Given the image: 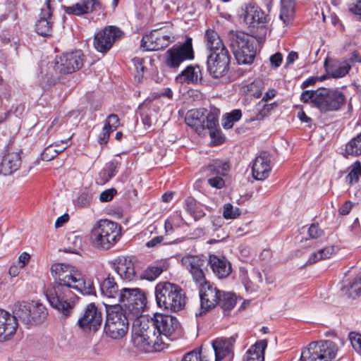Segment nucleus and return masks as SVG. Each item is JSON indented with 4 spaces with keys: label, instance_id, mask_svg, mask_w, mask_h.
<instances>
[{
    "label": "nucleus",
    "instance_id": "f257e3e1",
    "mask_svg": "<svg viewBox=\"0 0 361 361\" xmlns=\"http://www.w3.org/2000/svg\"><path fill=\"white\" fill-rule=\"evenodd\" d=\"M181 334L177 318L157 313L151 319L145 317L135 319L133 327V343L143 352L161 351L166 348L169 337L179 336Z\"/></svg>",
    "mask_w": 361,
    "mask_h": 361
},
{
    "label": "nucleus",
    "instance_id": "f03ea898",
    "mask_svg": "<svg viewBox=\"0 0 361 361\" xmlns=\"http://www.w3.org/2000/svg\"><path fill=\"white\" fill-rule=\"evenodd\" d=\"M56 285L77 290L85 295L94 293L93 281L85 278L79 269L71 264L56 263L51 267Z\"/></svg>",
    "mask_w": 361,
    "mask_h": 361
},
{
    "label": "nucleus",
    "instance_id": "7ed1b4c3",
    "mask_svg": "<svg viewBox=\"0 0 361 361\" xmlns=\"http://www.w3.org/2000/svg\"><path fill=\"white\" fill-rule=\"evenodd\" d=\"M300 99L305 103H312L322 112L338 111L344 105L345 100L341 91L329 88L304 91Z\"/></svg>",
    "mask_w": 361,
    "mask_h": 361
},
{
    "label": "nucleus",
    "instance_id": "20e7f679",
    "mask_svg": "<svg viewBox=\"0 0 361 361\" xmlns=\"http://www.w3.org/2000/svg\"><path fill=\"white\" fill-rule=\"evenodd\" d=\"M121 237L120 226L108 219H100L92 226L90 241L93 247L101 250H109Z\"/></svg>",
    "mask_w": 361,
    "mask_h": 361
},
{
    "label": "nucleus",
    "instance_id": "39448f33",
    "mask_svg": "<svg viewBox=\"0 0 361 361\" xmlns=\"http://www.w3.org/2000/svg\"><path fill=\"white\" fill-rule=\"evenodd\" d=\"M155 297L160 309L171 312L182 310L185 305L181 288L169 282H160L155 287Z\"/></svg>",
    "mask_w": 361,
    "mask_h": 361
},
{
    "label": "nucleus",
    "instance_id": "423d86ee",
    "mask_svg": "<svg viewBox=\"0 0 361 361\" xmlns=\"http://www.w3.org/2000/svg\"><path fill=\"white\" fill-rule=\"evenodd\" d=\"M231 47L239 64H251L255 58V40L243 32H231Z\"/></svg>",
    "mask_w": 361,
    "mask_h": 361
},
{
    "label": "nucleus",
    "instance_id": "0eeeda50",
    "mask_svg": "<svg viewBox=\"0 0 361 361\" xmlns=\"http://www.w3.org/2000/svg\"><path fill=\"white\" fill-rule=\"evenodd\" d=\"M338 351L336 345L331 341L312 342L302 350L301 361H331Z\"/></svg>",
    "mask_w": 361,
    "mask_h": 361
},
{
    "label": "nucleus",
    "instance_id": "6e6552de",
    "mask_svg": "<svg viewBox=\"0 0 361 361\" xmlns=\"http://www.w3.org/2000/svg\"><path fill=\"white\" fill-rule=\"evenodd\" d=\"M129 322L127 317L118 307L107 310L104 332L112 339H121L128 333Z\"/></svg>",
    "mask_w": 361,
    "mask_h": 361
},
{
    "label": "nucleus",
    "instance_id": "1a4fd4ad",
    "mask_svg": "<svg viewBox=\"0 0 361 361\" xmlns=\"http://www.w3.org/2000/svg\"><path fill=\"white\" fill-rule=\"evenodd\" d=\"M49 304L64 315H68L74 307L76 296L65 286H54L47 294Z\"/></svg>",
    "mask_w": 361,
    "mask_h": 361
},
{
    "label": "nucleus",
    "instance_id": "9d476101",
    "mask_svg": "<svg viewBox=\"0 0 361 361\" xmlns=\"http://www.w3.org/2000/svg\"><path fill=\"white\" fill-rule=\"evenodd\" d=\"M118 302L138 319L145 307L146 297L139 288H123L119 291Z\"/></svg>",
    "mask_w": 361,
    "mask_h": 361
},
{
    "label": "nucleus",
    "instance_id": "9b49d317",
    "mask_svg": "<svg viewBox=\"0 0 361 361\" xmlns=\"http://www.w3.org/2000/svg\"><path fill=\"white\" fill-rule=\"evenodd\" d=\"M170 28L169 25L164 26L153 30L149 34L143 36L141 48L145 51H151L167 47L171 42L172 33Z\"/></svg>",
    "mask_w": 361,
    "mask_h": 361
},
{
    "label": "nucleus",
    "instance_id": "f8f14e48",
    "mask_svg": "<svg viewBox=\"0 0 361 361\" xmlns=\"http://www.w3.org/2000/svg\"><path fill=\"white\" fill-rule=\"evenodd\" d=\"M193 57L192 39L188 38L183 44L167 50L165 62L170 68H178L182 62Z\"/></svg>",
    "mask_w": 361,
    "mask_h": 361
},
{
    "label": "nucleus",
    "instance_id": "ddd939ff",
    "mask_svg": "<svg viewBox=\"0 0 361 361\" xmlns=\"http://www.w3.org/2000/svg\"><path fill=\"white\" fill-rule=\"evenodd\" d=\"M123 32L117 27L109 25L96 33L94 38V47L101 53H106L112 47L113 44L120 39Z\"/></svg>",
    "mask_w": 361,
    "mask_h": 361
},
{
    "label": "nucleus",
    "instance_id": "4468645a",
    "mask_svg": "<svg viewBox=\"0 0 361 361\" xmlns=\"http://www.w3.org/2000/svg\"><path fill=\"white\" fill-rule=\"evenodd\" d=\"M84 62V55L81 51L63 54L55 61L56 73L68 74L80 69Z\"/></svg>",
    "mask_w": 361,
    "mask_h": 361
},
{
    "label": "nucleus",
    "instance_id": "2eb2a0df",
    "mask_svg": "<svg viewBox=\"0 0 361 361\" xmlns=\"http://www.w3.org/2000/svg\"><path fill=\"white\" fill-rule=\"evenodd\" d=\"M47 314L45 307L37 301L20 305L16 311L17 317L26 324L39 322L43 320Z\"/></svg>",
    "mask_w": 361,
    "mask_h": 361
},
{
    "label": "nucleus",
    "instance_id": "dca6fc26",
    "mask_svg": "<svg viewBox=\"0 0 361 361\" xmlns=\"http://www.w3.org/2000/svg\"><path fill=\"white\" fill-rule=\"evenodd\" d=\"M220 291L214 284L206 281L200 283V312L199 315L204 314L218 304Z\"/></svg>",
    "mask_w": 361,
    "mask_h": 361
},
{
    "label": "nucleus",
    "instance_id": "f3484780",
    "mask_svg": "<svg viewBox=\"0 0 361 361\" xmlns=\"http://www.w3.org/2000/svg\"><path fill=\"white\" fill-rule=\"evenodd\" d=\"M238 17L245 25L250 27H257L266 23L264 11L252 3L243 6L238 11Z\"/></svg>",
    "mask_w": 361,
    "mask_h": 361
},
{
    "label": "nucleus",
    "instance_id": "a211bd4d",
    "mask_svg": "<svg viewBox=\"0 0 361 361\" xmlns=\"http://www.w3.org/2000/svg\"><path fill=\"white\" fill-rule=\"evenodd\" d=\"M181 264L190 273L193 280L197 283H201L204 281L207 261L203 256L185 255L181 259Z\"/></svg>",
    "mask_w": 361,
    "mask_h": 361
},
{
    "label": "nucleus",
    "instance_id": "6ab92c4d",
    "mask_svg": "<svg viewBox=\"0 0 361 361\" xmlns=\"http://www.w3.org/2000/svg\"><path fill=\"white\" fill-rule=\"evenodd\" d=\"M230 59L228 51L209 54L207 64L210 75L214 78L224 75L228 70Z\"/></svg>",
    "mask_w": 361,
    "mask_h": 361
},
{
    "label": "nucleus",
    "instance_id": "aec40b11",
    "mask_svg": "<svg viewBox=\"0 0 361 361\" xmlns=\"http://www.w3.org/2000/svg\"><path fill=\"white\" fill-rule=\"evenodd\" d=\"M102 322V312L94 303L89 304L83 315L78 322L79 326L85 331H97Z\"/></svg>",
    "mask_w": 361,
    "mask_h": 361
},
{
    "label": "nucleus",
    "instance_id": "412c9836",
    "mask_svg": "<svg viewBox=\"0 0 361 361\" xmlns=\"http://www.w3.org/2000/svg\"><path fill=\"white\" fill-rule=\"evenodd\" d=\"M233 338H218L212 342L214 361H231L233 357Z\"/></svg>",
    "mask_w": 361,
    "mask_h": 361
},
{
    "label": "nucleus",
    "instance_id": "4be33fe9",
    "mask_svg": "<svg viewBox=\"0 0 361 361\" xmlns=\"http://www.w3.org/2000/svg\"><path fill=\"white\" fill-rule=\"evenodd\" d=\"M21 164V158L17 149L8 147L0 163V174L10 175L17 171Z\"/></svg>",
    "mask_w": 361,
    "mask_h": 361
},
{
    "label": "nucleus",
    "instance_id": "5701e85b",
    "mask_svg": "<svg viewBox=\"0 0 361 361\" xmlns=\"http://www.w3.org/2000/svg\"><path fill=\"white\" fill-rule=\"evenodd\" d=\"M111 264L114 270L122 280L131 281L135 279L134 263L130 257L119 256L111 262Z\"/></svg>",
    "mask_w": 361,
    "mask_h": 361
},
{
    "label": "nucleus",
    "instance_id": "b1692460",
    "mask_svg": "<svg viewBox=\"0 0 361 361\" xmlns=\"http://www.w3.org/2000/svg\"><path fill=\"white\" fill-rule=\"evenodd\" d=\"M16 317L0 309V342L9 340L17 330Z\"/></svg>",
    "mask_w": 361,
    "mask_h": 361
},
{
    "label": "nucleus",
    "instance_id": "393cba45",
    "mask_svg": "<svg viewBox=\"0 0 361 361\" xmlns=\"http://www.w3.org/2000/svg\"><path fill=\"white\" fill-rule=\"evenodd\" d=\"M271 171V159L266 153H262L255 159L252 166L254 178L263 180L269 176Z\"/></svg>",
    "mask_w": 361,
    "mask_h": 361
},
{
    "label": "nucleus",
    "instance_id": "a878e982",
    "mask_svg": "<svg viewBox=\"0 0 361 361\" xmlns=\"http://www.w3.org/2000/svg\"><path fill=\"white\" fill-rule=\"evenodd\" d=\"M51 10L49 0H46L43 7L41 8V13L39 20L35 25V30L38 35L41 36L50 35L51 32Z\"/></svg>",
    "mask_w": 361,
    "mask_h": 361
},
{
    "label": "nucleus",
    "instance_id": "bb28decb",
    "mask_svg": "<svg viewBox=\"0 0 361 361\" xmlns=\"http://www.w3.org/2000/svg\"><path fill=\"white\" fill-rule=\"evenodd\" d=\"M205 113L204 109H192L188 112L185 118L186 123L200 135H205Z\"/></svg>",
    "mask_w": 361,
    "mask_h": 361
},
{
    "label": "nucleus",
    "instance_id": "cd10ccee",
    "mask_svg": "<svg viewBox=\"0 0 361 361\" xmlns=\"http://www.w3.org/2000/svg\"><path fill=\"white\" fill-rule=\"evenodd\" d=\"M250 276L252 280L250 279V274L247 270L243 267L240 268L239 279L243 284L247 291H255L258 286L257 283H262V276L258 270L252 269Z\"/></svg>",
    "mask_w": 361,
    "mask_h": 361
},
{
    "label": "nucleus",
    "instance_id": "c85d7f7f",
    "mask_svg": "<svg viewBox=\"0 0 361 361\" xmlns=\"http://www.w3.org/2000/svg\"><path fill=\"white\" fill-rule=\"evenodd\" d=\"M209 264L213 272L219 278H225L231 272V265L224 257L220 258L215 255H211Z\"/></svg>",
    "mask_w": 361,
    "mask_h": 361
},
{
    "label": "nucleus",
    "instance_id": "c756f323",
    "mask_svg": "<svg viewBox=\"0 0 361 361\" xmlns=\"http://www.w3.org/2000/svg\"><path fill=\"white\" fill-rule=\"evenodd\" d=\"M206 46L209 54L228 51L219 34L214 30H207L204 35Z\"/></svg>",
    "mask_w": 361,
    "mask_h": 361
},
{
    "label": "nucleus",
    "instance_id": "7c9ffc66",
    "mask_svg": "<svg viewBox=\"0 0 361 361\" xmlns=\"http://www.w3.org/2000/svg\"><path fill=\"white\" fill-rule=\"evenodd\" d=\"M95 0H82L72 6H63V9L68 15L80 16L93 11Z\"/></svg>",
    "mask_w": 361,
    "mask_h": 361
},
{
    "label": "nucleus",
    "instance_id": "2f4dec72",
    "mask_svg": "<svg viewBox=\"0 0 361 361\" xmlns=\"http://www.w3.org/2000/svg\"><path fill=\"white\" fill-rule=\"evenodd\" d=\"M267 340H259L252 345L244 355L243 361H264Z\"/></svg>",
    "mask_w": 361,
    "mask_h": 361
},
{
    "label": "nucleus",
    "instance_id": "473e14b6",
    "mask_svg": "<svg viewBox=\"0 0 361 361\" xmlns=\"http://www.w3.org/2000/svg\"><path fill=\"white\" fill-rule=\"evenodd\" d=\"M100 292L102 296L109 299H115L118 298V287L113 276L109 274L101 283L99 286Z\"/></svg>",
    "mask_w": 361,
    "mask_h": 361
},
{
    "label": "nucleus",
    "instance_id": "72a5a7b5",
    "mask_svg": "<svg viewBox=\"0 0 361 361\" xmlns=\"http://www.w3.org/2000/svg\"><path fill=\"white\" fill-rule=\"evenodd\" d=\"M120 125L119 118L116 114H110L105 121L104 126L99 135V142L106 144L109 137L110 133L116 130Z\"/></svg>",
    "mask_w": 361,
    "mask_h": 361
},
{
    "label": "nucleus",
    "instance_id": "f704fd0d",
    "mask_svg": "<svg viewBox=\"0 0 361 361\" xmlns=\"http://www.w3.org/2000/svg\"><path fill=\"white\" fill-rule=\"evenodd\" d=\"M338 252L336 246L333 245H326L317 251L313 252L310 256L307 263L312 264L321 260L329 259L334 256Z\"/></svg>",
    "mask_w": 361,
    "mask_h": 361
},
{
    "label": "nucleus",
    "instance_id": "c9c22d12",
    "mask_svg": "<svg viewBox=\"0 0 361 361\" xmlns=\"http://www.w3.org/2000/svg\"><path fill=\"white\" fill-rule=\"evenodd\" d=\"M325 66L327 74L334 78L345 76L350 69V66L346 61L336 62L329 66L326 65V61H325Z\"/></svg>",
    "mask_w": 361,
    "mask_h": 361
},
{
    "label": "nucleus",
    "instance_id": "e433bc0d",
    "mask_svg": "<svg viewBox=\"0 0 361 361\" xmlns=\"http://www.w3.org/2000/svg\"><path fill=\"white\" fill-rule=\"evenodd\" d=\"M294 2L293 0H281L280 19L285 25H288L293 19Z\"/></svg>",
    "mask_w": 361,
    "mask_h": 361
},
{
    "label": "nucleus",
    "instance_id": "4c0bfd02",
    "mask_svg": "<svg viewBox=\"0 0 361 361\" xmlns=\"http://www.w3.org/2000/svg\"><path fill=\"white\" fill-rule=\"evenodd\" d=\"M361 154V133L352 138L345 145L344 156L357 157Z\"/></svg>",
    "mask_w": 361,
    "mask_h": 361
},
{
    "label": "nucleus",
    "instance_id": "58836bf2",
    "mask_svg": "<svg viewBox=\"0 0 361 361\" xmlns=\"http://www.w3.org/2000/svg\"><path fill=\"white\" fill-rule=\"evenodd\" d=\"M229 169V165L226 161L221 160L213 161L207 167V171L210 176H224L226 174Z\"/></svg>",
    "mask_w": 361,
    "mask_h": 361
},
{
    "label": "nucleus",
    "instance_id": "ea45409f",
    "mask_svg": "<svg viewBox=\"0 0 361 361\" xmlns=\"http://www.w3.org/2000/svg\"><path fill=\"white\" fill-rule=\"evenodd\" d=\"M198 72L192 66L187 67L177 77L176 80L179 82H194L197 81Z\"/></svg>",
    "mask_w": 361,
    "mask_h": 361
},
{
    "label": "nucleus",
    "instance_id": "a19ab883",
    "mask_svg": "<svg viewBox=\"0 0 361 361\" xmlns=\"http://www.w3.org/2000/svg\"><path fill=\"white\" fill-rule=\"evenodd\" d=\"M218 304L221 305L224 311H230L236 304V298L232 293H221Z\"/></svg>",
    "mask_w": 361,
    "mask_h": 361
},
{
    "label": "nucleus",
    "instance_id": "79ce46f5",
    "mask_svg": "<svg viewBox=\"0 0 361 361\" xmlns=\"http://www.w3.org/2000/svg\"><path fill=\"white\" fill-rule=\"evenodd\" d=\"M242 112L239 109H234L230 113L226 114L222 120V126L225 129H230L233 123L240 119Z\"/></svg>",
    "mask_w": 361,
    "mask_h": 361
},
{
    "label": "nucleus",
    "instance_id": "37998d69",
    "mask_svg": "<svg viewBox=\"0 0 361 361\" xmlns=\"http://www.w3.org/2000/svg\"><path fill=\"white\" fill-rule=\"evenodd\" d=\"M361 176V164L359 161L354 162L350 166V171L345 177V180L349 185L357 183Z\"/></svg>",
    "mask_w": 361,
    "mask_h": 361
},
{
    "label": "nucleus",
    "instance_id": "c03bdc74",
    "mask_svg": "<svg viewBox=\"0 0 361 361\" xmlns=\"http://www.w3.org/2000/svg\"><path fill=\"white\" fill-rule=\"evenodd\" d=\"M240 214V209L237 207H234L232 204L226 203L224 205L223 216L226 219H235L238 218Z\"/></svg>",
    "mask_w": 361,
    "mask_h": 361
},
{
    "label": "nucleus",
    "instance_id": "a18cd8bd",
    "mask_svg": "<svg viewBox=\"0 0 361 361\" xmlns=\"http://www.w3.org/2000/svg\"><path fill=\"white\" fill-rule=\"evenodd\" d=\"M274 108V104H265L264 102H259L257 105V113L255 120H262L269 116Z\"/></svg>",
    "mask_w": 361,
    "mask_h": 361
},
{
    "label": "nucleus",
    "instance_id": "49530a36",
    "mask_svg": "<svg viewBox=\"0 0 361 361\" xmlns=\"http://www.w3.org/2000/svg\"><path fill=\"white\" fill-rule=\"evenodd\" d=\"M161 266H151L147 268L142 274V278L148 281L155 280L162 272Z\"/></svg>",
    "mask_w": 361,
    "mask_h": 361
},
{
    "label": "nucleus",
    "instance_id": "de8ad7c7",
    "mask_svg": "<svg viewBox=\"0 0 361 361\" xmlns=\"http://www.w3.org/2000/svg\"><path fill=\"white\" fill-rule=\"evenodd\" d=\"M117 164L111 162L107 166L106 169L102 171L99 174L102 178V183H104L109 181L117 173Z\"/></svg>",
    "mask_w": 361,
    "mask_h": 361
},
{
    "label": "nucleus",
    "instance_id": "09e8293b",
    "mask_svg": "<svg viewBox=\"0 0 361 361\" xmlns=\"http://www.w3.org/2000/svg\"><path fill=\"white\" fill-rule=\"evenodd\" d=\"M349 339L353 349L361 355V334L351 332L349 334Z\"/></svg>",
    "mask_w": 361,
    "mask_h": 361
},
{
    "label": "nucleus",
    "instance_id": "8fccbe9b",
    "mask_svg": "<svg viewBox=\"0 0 361 361\" xmlns=\"http://www.w3.org/2000/svg\"><path fill=\"white\" fill-rule=\"evenodd\" d=\"M218 118L214 114L205 115V130L207 129L210 133L212 130H217Z\"/></svg>",
    "mask_w": 361,
    "mask_h": 361
},
{
    "label": "nucleus",
    "instance_id": "3c124183",
    "mask_svg": "<svg viewBox=\"0 0 361 361\" xmlns=\"http://www.w3.org/2000/svg\"><path fill=\"white\" fill-rule=\"evenodd\" d=\"M57 156V151L55 149L54 144L47 146L41 154L42 160L49 161Z\"/></svg>",
    "mask_w": 361,
    "mask_h": 361
},
{
    "label": "nucleus",
    "instance_id": "603ef678",
    "mask_svg": "<svg viewBox=\"0 0 361 361\" xmlns=\"http://www.w3.org/2000/svg\"><path fill=\"white\" fill-rule=\"evenodd\" d=\"M143 59L140 58H135L133 59L134 65L136 69L135 78L137 80V82H140L143 77V73L145 68L143 65Z\"/></svg>",
    "mask_w": 361,
    "mask_h": 361
},
{
    "label": "nucleus",
    "instance_id": "864d4df0",
    "mask_svg": "<svg viewBox=\"0 0 361 361\" xmlns=\"http://www.w3.org/2000/svg\"><path fill=\"white\" fill-rule=\"evenodd\" d=\"M92 201V195L88 192H82L76 199L75 204L78 207H85L88 206Z\"/></svg>",
    "mask_w": 361,
    "mask_h": 361
},
{
    "label": "nucleus",
    "instance_id": "5fc2aeb1",
    "mask_svg": "<svg viewBox=\"0 0 361 361\" xmlns=\"http://www.w3.org/2000/svg\"><path fill=\"white\" fill-rule=\"evenodd\" d=\"M211 137V143L213 145H218L224 142L225 137L223 135L221 130H212L209 133Z\"/></svg>",
    "mask_w": 361,
    "mask_h": 361
},
{
    "label": "nucleus",
    "instance_id": "6e6d98bb",
    "mask_svg": "<svg viewBox=\"0 0 361 361\" xmlns=\"http://www.w3.org/2000/svg\"><path fill=\"white\" fill-rule=\"evenodd\" d=\"M308 235L312 239H317L324 235V231L317 224H312L308 229Z\"/></svg>",
    "mask_w": 361,
    "mask_h": 361
},
{
    "label": "nucleus",
    "instance_id": "4d7b16f0",
    "mask_svg": "<svg viewBox=\"0 0 361 361\" xmlns=\"http://www.w3.org/2000/svg\"><path fill=\"white\" fill-rule=\"evenodd\" d=\"M205 358L206 357H204V358L202 359L199 353L192 351L190 353H187L183 357V361H212V357L211 359Z\"/></svg>",
    "mask_w": 361,
    "mask_h": 361
},
{
    "label": "nucleus",
    "instance_id": "13d9d810",
    "mask_svg": "<svg viewBox=\"0 0 361 361\" xmlns=\"http://www.w3.org/2000/svg\"><path fill=\"white\" fill-rule=\"evenodd\" d=\"M187 204L190 212H192L195 219H200L204 215V214L197 207L193 208V205L195 204V200L193 199H188L187 200Z\"/></svg>",
    "mask_w": 361,
    "mask_h": 361
},
{
    "label": "nucleus",
    "instance_id": "bf43d9fd",
    "mask_svg": "<svg viewBox=\"0 0 361 361\" xmlns=\"http://www.w3.org/2000/svg\"><path fill=\"white\" fill-rule=\"evenodd\" d=\"M179 217L178 214L173 215L172 216H170L169 219H167L165 221L164 224V229L165 232L167 234H171L173 231V224L175 223L176 219H178Z\"/></svg>",
    "mask_w": 361,
    "mask_h": 361
},
{
    "label": "nucleus",
    "instance_id": "052dcab7",
    "mask_svg": "<svg viewBox=\"0 0 361 361\" xmlns=\"http://www.w3.org/2000/svg\"><path fill=\"white\" fill-rule=\"evenodd\" d=\"M209 184L216 188H221L224 185V180L221 176H215L208 179Z\"/></svg>",
    "mask_w": 361,
    "mask_h": 361
},
{
    "label": "nucleus",
    "instance_id": "680f3d73",
    "mask_svg": "<svg viewBox=\"0 0 361 361\" xmlns=\"http://www.w3.org/2000/svg\"><path fill=\"white\" fill-rule=\"evenodd\" d=\"M116 194V190L114 188L106 190L100 194L99 200L101 202H109L112 200Z\"/></svg>",
    "mask_w": 361,
    "mask_h": 361
},
{
    "label": "nucleus",
    "instance_id": "e2e57ef3",
    "mask_svg": "<svg viewBox=\"0 0 361 361\" xmlns=\"http://www.w3.org/2000/svg\"><path fill=\"white\" fill-rule=\"evenodd\" d=\"M271 66L273 68H278L281 66L283 61V56L280 52H277L270 56Z\"/></svg>",
    "mask_w": 361,
    "mask_h": 361
},
{
    "label": "nucleus",
    "instance_id": "0e129e2a",
    "mask_svg": "<svg viewBox=\"0 0 361 361\" xmlns=\"http://www.w3.org/2000/svg\"><path fill=\"white\" fill-rule=\"evenodd\" d=\"M30 259V255L27 252H23L18 257V264L24 268L28 264Z\"/></svg>",
    "mask_w": 361,
    "mask_h": 361
},
{
    "label": "nucleus",
    "instance_id": "69168bd1",
    "mask_svg": "<svg viewBox=\"0 0 361 361\" xmlns=\"http://www.w3.org/2000/svg\"><path fill=\"white\" fill-rule=\"evenodd\" d=\"M353 207V204L350 201H346L343 203L340 207L338 212L341 215H347L350 213L351 209Z\"/></svg>",
    "mask_w": 361,
    "mask_h": 361
},
{
    "label": "nucleus",
    "instance_id": "338daca9",
    "mask_svg": "<svg viewBox=\"0 0 361 361\" xmlns=\"http://www.w3.org/2000/svg\"><path fill=\"white\" fill-rule=\"evenodd\" d=\"M68 240L73 243L74 247H79L81 245L82 240L81 238L78 235H75L74 233H71L68 237Z\"/></svg>",
    "mask_w": 361,
    "mask_h": 361
},
{
    "label": "nucleus",
    "instance_id": "774afa93",
    "mask_svg": "<svg viewBox=\"0 0 361 361\" xmlns=\"http://www.w3.org/2000/svg\"><path fill=\"white\" fill-rule=\"evenodd\" d=\"M68 219H69V216L67 214H65L59 216L55 222V227L59 228V227L63 226L66 223L68 222Z\"/></svg>",
    "mask_w": 361,
    "mask_h": 361
}]
</instances>
